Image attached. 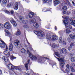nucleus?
<instances>
[{"label": "nucleus", "instance_id": "obj_1", "mask_svg": "<svg viewBox=\"0 0 75 75\" xmlns=\"http://www.w3.org/2000/svg\"><path fill=\"white\" fill-rule=\"evenodd\" d=\"M56 57L58 59L59 61L60 62V67L62 68H64L65 63V61L64 59L62 58Z\"/></svg>", "mask_w": 75, "mask_h": 75}, {"label": "nucleus", "instance_id": "obj_2", "mask_svg": "<svg viewBox=\"0 0 75 75\" xmlns=\"http://www.w3.org/2000/svg\"><path fill=\"white\" fill-rule=\"evenodd\" d=\"M4 27L6 28V29H8V30H10L13 28L12 26L10 23L8 22H6L5 24H4Z\"/></svg>", "mask_w": 75, "mask_h": 75}, {"label": "nucleus", "instance_id": "obj_3", "mask_svg": "<svg viewBox=\"0 0 75 75\" xmlns=\"http://www.w3.org/2000/svg\"><path fill=\"white\" fill-rule=\"evenodd\" d=\"M8 68L9 69H15L17 70V67L14 66L13 65H12L11 64H9L8 65H7Z\"/></svg>", "mask_w": 75, "mask_h": 75}, {"label": "nucleus", "instance_id": "obj_4", "mask_svg": "<svg viewBox=\"0 0 75 75\" xmlns=\"http://www.w3.org/2000/svg\"><path fill=\"white\" fill-rule=\"evenodd\" d=\"M35 33L37 35H39V36H41V37H43L44 35V33L42 31H36Z\"/></svg>", "mask_w": 75, "mask_h": 75}, {"label": "nucleus", "instance_id": "obj_5", "mask_svg": "<svg viewBox=\"0 0 75 75\" xmlns=\"http://www.w3.org/2000/svg\"><path fill=\"white\" fill-rule=\"evenodd\" d=\"M14 45L16 48H20L21 47V44L20 43V41H16V42H15L14 43Z\"/></svg>", "mask_w": 75, "mask_h": 75}, {"label": "nucleus", "instance_id": "obj_6", "mask_svg": "<svg viewBox=\"0 0 75 75\" xmlns=\"http://www.w3.org/2000/svg\"><path fill=\"white\" fill-rule=\"evenodd\" d=\"M29 55L30 58L32 60H36V59H37V57L33 55L31 53H29Z\"/></svg>", "mask_w": 75, "mask_h": 75}, {"label": "nucleus", "instance_id": "obj_7", "mask_svg": "<svg viewBox=\"0 0 75 75\" xmlns=\"http://www.w3.org/2000/svg\"><path fill=\"white\" fill-rule=\"evenodd\" d=\"M1 41L2 43L0 44V47L2 48H5V47H6H6H7V45H6L5 43H4V42L2 40Z\"/></svg>", "mask_w": 75, "mask_h": 75}, {"label": "nucleus", "instance_id": "obj_8", "mask_svg": "<svg viewBox=\"0 0 75 75\" xmlns=\"http://www.w3.org/2000/svg\"><path fill=\"white\" fill-rule=\"evenodd\" d=\"M10 22L13 24L14 27H16L17 25V23H16V21L13 19L11 20Z\"/></svg>", "mask_w": 75, "mask_h": 75}, {"label": "nucleus", "instance_id": "obj_9", "mask_svg": "<svg viewBox=\"0 0 75 75\" xmlns=\"http://www.w3.org/2000/svg\"><path fill=\"white\" fill-rule=\"evenodd\" d=\"M58 39V37L55 35H52V40L54 41V40H57Z\"/></svg>", "mask_w": 75, "mask_h": 75}, {"label": "nucleus", "instance_id": "obj_10", "mask_svg": "<svg viewBox=\"0 0 75 75\" xmlns=\"http://www.w3.org/2000/svg\"><path fill=\"white\" fill-rule=\"evenodd\" d=\"M26 21H27L26 20H24L23 21V23H25L23 26V27L24 28H28V25H27L26 23H26Z\"/></svg>", "mask_w": 75, "mask_h": 75}, {"label": "nucleus", "instance_id": "obj_11", "mask_svg": "<svg viewBox=\"0 0 75 75\" xmlns=\"http://www.w3.org/2000/svg\"><path fill=\"white\" fill-rule=\"evenodd\" d=\"M46 38L47 40H52V36L50 33H48L46 36Z\"/></svg>", "mask_w": 75, "mask_h": 75}, {"label": "nucleus", "instance_id": "obj_12", "mask_svg": "<svg viewBox=\"0 0 75 75\" xmlns=\"http://www.w3.org/2000/svg\"><path fill=\"white\" fill-rule=\"evenodd\" d=\"M9 50L10 51H12L13 50V45H12V43L11 42L9 44Z\"/></svg>", "mask_w": 75, "mask_h": 75}, {"label": "nucleus", "instance_id": "obj_13", "mask_svg": "<svg viewBox=\"0 0 75 75\" xmlns=\"http://www.w3.org/2000/svg\"><path fill=\"white\" fill-rule=\"evenodd\" d=\"M13 8L15 10H18V5L17 2L15 3V6H13Z\"/></svg>", "mask_w": 75, "mask_h": 75}, {"label": "nucleus", "instance_id": "obj_14", "mask_svg": "<svg viewBox=\"0 0 75 75\" xmlns=\"http://www.w3.org/2000/svg\"><path fill=\"white\" fill-rule=\"evenodd\" d=\"M6 33H5V35L6 36H8V35H10L11 34L10 32H9L7 30H5Z\"/></svg>", "mask_w": 75, "mask_h": 75}, {"label": "nucleus", "instance_id": "obj_15", "mask_svg": "<svg viewBox=\"0 0 75 75\" xmlns=\"http://www.w3.org/2000/svg\"><path fill=\"white\" fill-rule=\"evenodd\" d=\"M2 59L5 62H9V60L7 59V58L5 56H4L2 57Z\"/></svg>", "mask_w": 75, "mask_h": 75}, {"label": "nucleus", "instance_id": "obj_16", "mask_svg": "<svg viewBox=\"0 0 75 75\" xmlns=\"http://www.w3.org/2000/svg\"><path fill=\"white\" fill-rule=\"evenodd\" d=\"M4 53L5 54H9V50H8V49L7 47H6V50H5Z\"/></svg>", "mask_w": 75, "mask_h": 75}, {"label": "nucleus", "instance_id": "obj_17", "mask_svg": "<svg viewBox=\"0 0 75 75\" xmlns=\"http://www.w3.org/2000/svg\"><path fill=\"white\" fill-rule=\"evenodd\" d=\"M34 15V13L33 12H30L28 13V16L29 18H32Z\"/></svg>", "mask_w": 75, "mask_h": 75}, {"label": "nucleus", "instance_id": "obj_18", "mask_svg": "<svg viewBox=\"0 0 75 75\" xmlns=\"http://www.w3.org/2000/svg\"><path fill=\"white\" fill-rule=\"evenodd\" d=\"M43 1L44 3H51V2L50 1V0H43Z\"/></svg>", "mask_w": 75, "mask_h": 75}, {"label": "nucleus", "instance_id": "obj_19", "mask_svg": "<svg viewBox=\"0 0 75 75\" xmlns=\"http://www.w3.org/2000/svg\"><path fill=\"white\" fill-rule=\"evenodd\" d=\"M63 22L65 26H67L69 23L68 21L67 20H64V21Z\"/></svg>", "mask_w": 75, "mask_h": 75}, {"label": "nucleus", "instance_id": "obj_20", "mask_svg": "<svg viewBox=\"0 0 75 75\" xmlns=\"http://www.w3.org/2000/svg\"><path fill=\"white\" fill-rule=\"evenodd\" d=\"M62 52V53H65L67 52V50L66 49L64 48H63L61 50Z\"/></svg>", "mask_w": 75, "mask_h": 75}, {"label": "nucleus", "instance_id": "obj_21", "mask_svg": "<svg viewBox=\"0 0 75 75\" xmlns=\"http://www.w3.org/2000/svg\"><path fill=\"white\" fill-rule=\"evenodd\" d=\"M21 34V33L20 31V30H18L17 31V32L16 33V35H20Z\"/></svg>", "mask_w": 75, "mask_h": 75}, {"label": "nucleus", "instance_id": "obj_22", "mask_svg": "<svg viewBox=\"0 0 75 75\" xmlns=\"http://www.w3.org/2000/svg\"><path fill=\"white\" fill-rule=\"evenodd\" d=\"M71 39H75V35H72V34H70L69 35Z\"/></svg>", "mask_w": 75, "mask_h": 75}, {"label": "nucleus", "instance_id": "obj_23", "mask_svg": "<svg viewBox=\"0 0 75 75\" xmlns=\"http://www.w3.org/2000/svg\"><path fill=\"white\" fill-rule=\"evenodd\" d=\"M59 3V1H54V4L55 6L58 4Z\"/></svg>", "mask_w": 75, "mask_h": 75}, {"label": "nucleus", "instance_id": "obj_24", "mask_svg": "<svg viewBox=\"0 0 75 75\" xmlns=\"http://www.w3.org/2000/svg\"><path fill=\"white\" fill-rule=\"evenodd\" d=\"M70 23L71 24L73 25L74 23H75V21L74 20H71L70 21Z\"/></svg>", "mask_w": 75, "mask_h": 75}, {"label": "nucleus", "instance_id": "obj_25", "mask_svg": "<svg viewBox=\"0 0 75 75\" xmlns=\"http://www.w3.org/2000/svg\"><path fill=\"white\" fill-rule=\"evenodd\" d=\"M65 71H66V72H67V74H69V73L70 70L69 69V68H66L65 69Z\"/></svg>", "mask_w": 75, "mask_h": 75}, {"label": "nucleus", "instance_id": "obj_26", "mask_svg": "<svg viewBox=\"0 0 75 75\" xmlns=\"http://www.w3.org/2000/svg\"><path fill=\"white\" fill-rule=\"evenodd\" d=\"M16 57H14V56L13 55H11V58L10 59L11 60H13L14 59H16Z\"/></svg>", "mask_w": 75, "mask_h": 75}, {"label": "nucleus", "instance_id": "obj_27", "mask_svg": "<svg viewBox=\"0 0 75 75\" xmlns=\"http://www.w3.org/2000/svg\"><path fill=\"white\" fill-rule=\"evenodd\" d=\"M70 69H71V71L72 72H75V69H74V68H73V67L72 66H70Z\"/></svg>", "mask_w": 75, "mask_h": 75}, {"label": "nucleus", "instance_id": "obj_28", "mask_svg": "<svg viewBox=\"0 0 75 75\" xmlns=\"http://www.w3.org/2000/svg\"><path fill=\"white\" fill-rule=\"evenodd\" d=\"M66 32L67 34H69V33H71V30H69V29L67 28L66 29Z\"/></svg>", "mask_w": 75, "mask_h": 75}, {"label": "nucleus", "instance_id": "obj_29", "mask_svg": "<svg viewBox=\"0 0 75 75\" xmlns=\"http://www.w3.org/2000/svg\"><path fill=\"white\" fill-rule=\"evenodd\" d=\"M67 8H68V7H67L66 6H63L62 8V9L63 11L66 10L67 9Z\"/></svg>", "mask_w": 75, "mask_h": 75}, {"label": "nucleus", "instance_id": "obj_30", "mask_svg": "<svg viewBox=\"0 0 75 75\" xmlns=\"http://www.w3.org/2000/svg\"><path fill=\"white\" fill-rule=\"evenodd\" d=\"M31 22H32V23H35L36 22V20L35 18H33L31 20Z\"/></svg>", "mask_w": 75, "mask_h": 75}, {"label": "nucleus", "instance_id": "obj_31", "mask_svg": "<svg viewBox=\"0 0 75 75\" xmlns=\"http://www.w3.org/2000/svg\"><path fill=\"white\" fill-rule=\"evenodd\" d=\"M52 47L53 48H55V47H57V45L54 43L52 44Z\"/></svg>", "mask_w": 75, "mask_h": 75}, {"label": "nucleus", "instance_id": "obj_32", "mask_svg": "<svg viewBox=\"0 0 75 75\" xmlns=\"http://www.w3.org/2000/svg\"><path fill=\"white\" fill-rule=\"evenodd\" d=\"M19 18L21 20H24V17H23L22 16H19Z\"/></svg>", "mask_w": 75, "mask_h": 75}, {"label": "nucleus", "instance_id": "obj_33", "mask_svg": "<svg viewBox=\"0 0 75 75\" xmlns=\"http://www.w3.org/2000/svg\"><path fill=\"white\" fill-rule=\"evenodd\" d=\"M21 52L22 53H25V50L24 49H23L21 50Z\"/></svg>", "mask_w": 75, "mask_h": 75}, {"label": "nucleus", "instance_id": "obj_34", "mask_svg": "<svg viewBox=\"0 0 75 75\" xmlns=\"http://www.w3.org/2000/svg\"><path fill=\"white\" fill-rule=\"evenodd\" d=\"M62 41V38H60L59 40V43H61Z\"/></svg>", "mask_w": 75, "mask_h": 75}, {"label": "nucleus", "instance_id": "obj_35", "mask_svg": "<svg viewBox=\"0 0 75 75\" xmlns=\"http://www.w3.org/2000/svg\"><path fill=\"white\" fill-rule=\"evenodd\" d=\"M71 60L72 62H75V57L72 58L71 59Z\"/></svg>", "mask_w": 75, "mask_h": 75}, {"label": "nucleus", "instance_id": "obj_36", "mask_svg": "<svg viewBox=\"0 0 75 75\" xmlns=\"http://www.w3.org/2000/svg\"><path fill=\"white\" fill-rule=\"evenodd\" d=\"M7 2V0H3V3L4 4H6Z\"/></svg>", "mask_w": 75, "mask_h": 75}, {"label": "nucleus", "instance_id": "obj_37", "mask_svg": "<svg viewBox=\"0 0 75 75\" xmlns=\"http://www.w3.org/2000/svg\"><path fill=\"white\" fill-rule=\"evenodd\" d=\"M42 11H44L45 12V11H47V8H44Z\"/></svg>", "mask_w": 75, "mask_h": 75}, {"label": "nucleus", "instance_id": "obj_38", "mask_svg": "<svg viewBox=\"0 0 75 75\" xmlns=\"http://www.w3.org/2000/svg\"><path fill=\"white\" fill-rule=\"evenodd\" d=\"M67 40L69 42H71V39L70 37H69L67 38Z\"/></svg>", "mask_w": 75, "mask_h": 75}, {"label": "nucleus", "instance_id": "obj_39", "mask_svg": "<svg viewBox=\"0 0 75 75\" xmlns=\"http://www.w3.org/2000/svg\"><path fill=\"white\" fill-rule=\"evenodd\" d=\"M25 67L26 68V69H28V63H26L25 65Z\"/></svg>", "mask_w": 75, "mask_h": 75}, {"label": "nucleus", "instance_id": "obj_40", "mask_svg": "<svg viewBox=\"0 0 75 75\" xmlns=\"http://www.w3.org/2000/svg\"><path fill=\"white\" fill-rule=\"evenodd\" d=\"M5 55L7 57H9L10 55V53H8L7 54H5Z\"/></svg>", "mask_w": 75, "mask_h": 75}, {"label": "nucleus", "instance_id": "obj_41", "mask_svg": "<svg viewBox=\"0 0 75 75\" xmlns=\"http://www.w3.org/2000/svg\"><path fill=\"white\" fill-rule=\"evenodd\" d=\"M66 68H69V67H70V66L69 65V64H68L66 65Z\"/></svg>", "mask_w": 75, "mask_h": 75}, {"label": "nucleus", "instance_id": "obj_42", "mask_svg": "<svg viewBox=\"0 0 75 75\" xmlns=\"http://www.w3.org/2000/svg\"><path fill=\"white\" fill-rule=\"evenodd\" d=\"M68 50L69 51H71L72 50V47L71 46L69 47L68 48Z\"/></svg>", "mask_w": 75, "mask_h": 75}, {"label": "nucleus", "instance_id": "obj_43", "mask_svg": "<svg viewBox=\"0 0 75 75\" xmlns=\"http://www.w3.org/2000/svg\"><path fill=\"white\" fill-rule=\"evenodd\" d=\"M74 45H75L74 44V43H71L70 44V47H72L73 46H74Z\"/></svg>", "mask_w": 75, "mask_h": 75}, {"label": "nucleus", "instance_id": "obj_44", "mask_svg": "<svg viewBox=\"0 0 75 75\" xmlns=\"http://www.w3.org/2000/svg\"><path fill=\"white\" fill-rule=\"evenodd\" d=\"M5 13H7V14H10V12H9L7 10H6L5 11Z\"/></svg>", "mask_w": 75, "mask_h": 75}, {"label": "nucleus", "instance_id": "obj_45", "mask_svg": "<svg viewBox=\"0 0 75 75\" xmlns=\"http://www.w3.org/2000/svg\"><path fill=\"white\" fill-rule=\"evenodd\" d=\"M11 14H14V11H13V10H11Z\"/></svg>", "mask_w": 75, "mask_h": 75}, {"label": "nucleus", "instance_id": "obj_46", "mask_svg": "<svg viewBox=\"0 0 75 75\" xmlns=\"http://www.w3.org/2000/svg\"><path fill=\"white\" fill-rule=\"evenodd\" d=\"M34 27H36V28H38V24L37 23H36L35 24V26Z\"/></svg>", "mask_w": 75, "mask_h": 75}, {"label": "nucleus", "instance_id": "obj_47", "mask_svg": "<svg viewBox=\"0 0 75 75\" xmlns=\"http://www.w3.org/2000/svg\"><path fill=\"white\" fill-rule=\"evenodd\" d=\"M64 18V19H65V20H68V19H69V18L68 17V16H66Z\"/></svg>", "mask_w": 75, "mask_h": 75}, {"label": "nucleus", "instance_id": "obj_48", "mask_svg": "<svg viewBox=\"0 0 75 75\" xmlns=\"http://www.w3.org/2000/svg\"><path fill=\"white\" fill-rule=\"evenodd\" d=\"M74 53H71L69 54V55L70 56H72V55H74Z\"/></svg>", "mask_w": 75, "mask_h": 75}, {"label": "nucleus", "instance_id": "obj_49", "mask_svg": "<svg viewBox=\"0 0 75 75\" xmlns=\"http://www.w3.org/2000/svg\"><path fill=\"white\" fill-rule=\"evenodd\" d=\"M7 6H8V7H11V4H8L7 5Z\"/></svg>", "mask_w": 75, "mask_h": 75}, {"label": "nucleus", "instance_id": "obj_50", "mask_svg": "<svg viewBox=\"0 0 75 75\" xmlns=\"http://www.w3.org/2000/svg\"><path fill=\"white\" fill-rule=\"evenodd\" d=\"M63 44L65 45H66V42L65 41H63Z\"/></svg>", "mask_w": 75, "mask_h": 75}, {"label": "nucleus", "instance_id": "obj_51", "mask_svg": "<svg viewBox=\"0 0 75 75\" xmlns=\"http://www.w3.org/2000/svg\"><path fill=\"white\" fill-rule=\"evenodd\" d=\"M54 54L56 55H57L59 53H58V52H55Z\"/></svg>", "mask_w": 75, "mask_h": 75}, {"label": "nucleus", "instance_id": "obj_52", "mask_svg": "<svg viewBox=\"0 0 75 75\" xmlns=\"http://www.w3.org/2000/svg\"><path fill=\"white\" fill-rule=\"evenodd\" d=\"M69 28H70V29H71H71H72V26L71 25H69Z\"/></svg>", "mask_w": 75, "mask_h": 75}, {"label": "nucleus", "instance_id": "obj_53", "mask_svg": "<svg viewBox=\"0 0 75 75\" xmlns=\"http://www.w3.org/2000/svg\"><path fill=\"white\" fill-rule=\"evenodd\" d=\"M3 25L2 24L0 23V29L1 28V27H3Z\"/></svg>", "mask_w": 75, "mask_h": 75}, {"label": "nucleus", "instance_id": "obj_54", "mask_svg": "<svg viewBox=\"0 0 75 75\" xmlns=\"http://www.w3.org/2000/svg\"><path fill=\"white\" fill-rule=\"evenodd\" d=\"M54 29L55 30H57V26H55L54 27Z\"/></svg>", "mask_w": 75, "mask_h": 75}, {"label": "nucleus", "instance_id": "obj_55", "mask_svg": "<svg viewBox=\"0 0 75 75\" xmlns=\"http://www.w3.org/2000/svg\"><path fill=\"white\" fill-rule=\"evenodd\" d=\"M10 41H11V40H12V37H10Z\"/></svg>", "mask_w": 75, "mask_h": 75}, {"label": "nucleus", "instance_id": "obj_56", "mask_svg": "<svg viewBox=\"0 0 75 75\" xmlns=\"http://www.w3.org/2000/svg\"><path fill=\"white\" fill-rule=\"evenodd\" d=\"M57 57H60V54H59H59H57Z\"/></svg>", "mask_w": 75, "mask_h": 75}, {"label": "nucleus", "instance_id": "obj_57", "mask_svg": "<svg viewBox=\"0 0 75 75\" xmlns=\"http://www.w3.org/2000/svg\"><path fill=\"white\" fill-rule=\"evenodd\" d=\"M72 3L73 4V5L74 6L75 5V3H74V1H72Z\"/></svg>", "mask_w": 75, "mask_h": 75}, {"label": "nucleus", "instance_id": "obj_58", "mask_svg": "<svg viewBox=\"0 0 75 75\" xmlns=\"http://www.w3.org/2000/svg\"><path fill=\"white\" fill-rule=\"evenodd\" d=\"M27 52L28 53H29H29H30V51L28 50H27Z\"/></svg>", "mask_w": 75, "mask_h": 75}, {"label": "nucleus", "instance_id": "obj_59", "mask_svg": "<svg viewBox=\"0 0 75 75\" xmlns=\"http://www.w3.org/2000/svg\"><path fill=\"white\" fill-rule=\"evenodd\" d=\"M2 74V71L1 70H0V75Z\"/></svg>", "mask_w": 75, "mask_h": 75}, {"label": "nucleus", "instance_id": "obj_60", "mask_svg": "<svg viewBox=\"0 0 75 75\" xmlns=\"http://www.w3.org/2000/svg\"><path fill=\"white\" fill-rule=\"evenodd\" d=\"M63 13L64 14H65V11H64L63 12Z\"/></svg>", "mask_w": 75, "mask_h": 75}, {"label": "nucleus", "instance_id": "obj_61", "mask_svg": "<svg viewBox=\"0 0 75 75\" xmlns=\"http://www.w3.org/2000/svg\"><path fill=\"white\" fill-rule=\"evenodd\" d=\"M18 70H19V71H21V68H18Z\"/></svg>", "mask_w": 75, "mask_h": 75}, {"label": "nucleus", "instance_id": "obj_62", "mask_svg": "<svg viewBox=\"0 0 75 75\" xmlns=\"http://www.w3.org/2000/svg\"><path fill=\"white\" fill-rule=\"evenodd\" d=\"M28 63H29L30 62V60L29 59H28Z\"/></svg>", "mask_w": 75, "mask_h": 75}, {"label": "nucleus", "instance_id": "obj_63", "mask_svg": "<svg viewBox=\"0 0 75 75\" xmlns=\"http://www.w3.org/2000/svg\"><path fill=\"white\" fill-rule=\"evenodd\" d=\"M45 59H49L47 57H45Z\"/></svg>", "mask_w": 75, "mask_h": 75}, {"label": "nucleus", "instance_id": "obj_64", "mask_svg": "<svg viewBox=\"0 0 75 75\" xmlns=\"http://www.w3.org/2000/svg\"><path fill=\"white\" fill-rule=\"evenodd\" d=\"M73 25L74 27H75V23L73 24Z\"/></svg>", "mask_w": 75, "mask_h": 75}]
</instances>
